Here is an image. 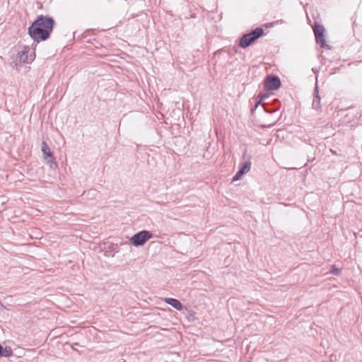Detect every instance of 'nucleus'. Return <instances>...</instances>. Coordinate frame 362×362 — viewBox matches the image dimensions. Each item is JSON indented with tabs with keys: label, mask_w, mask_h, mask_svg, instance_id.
Wrapping results in <instances>:
<instances>
[{
	"label": "nucleus",
	"mask_w": 362,
	"mask_h": 362,
	"mask_svg": "<svg viewBox=\"0 0 362 362\" xmlns=\"http://www.w3.org/2000/svg\"><path fill=\"white\" fill-rule=\"evenodd\" d=\"M4 308V306L2 304V303L0 301V310H2Z\"/></svg>",
	"instance_id": "nucleus-17"
},
{
	"label": "nucleus",
	"mask_w": 362,
	"mask_h": 362,
	"mask_svg": "<svg viewBox=\"0 0 362 362\" xmlns=\"http://www.w3.org/2000/svg\"><path fill=\"white\" fill-rule=\"evenodd\" d=\"M41 149L43 153V158L47 160V163L49 164V167L52 169H55L57 168V164L54 160V158L53 154L51 152L50 148L47 144L45 141H43L41 144Z\"/></svg>",
	"instance_id": "nucleus-7"
},
{
	"label": "nucleus",
	"mask_w": 362,
	"mask_h": 362,
	"mask_svg": "<svg viewBox=\"0 0 362 362\" xmlns=\"http://www.w3.org/2000/svg\"><path fill=\"white\" fill-rule=\"evenodd\" d=\"M330 151H331L333 154H335V155H337V154L336 151H333V150H332V149H330Z\"/></svg>",
	"instance_id": "nucleus-18"
},
{
	"label": "nucleus",
	"mask_w": 362,
	"mask_h": 362,
	"mask_svg": "<svg viewBox=\"0 0 362 362\" xmlns=\"http://www.w3.org/2000/svg\"><path fill=\"white\" fill-rule=\"evenodd\" d=\"M245 154H246L245 153L243 154V158H245Z\"/></svg>",
	"instance_id": "nucleus-20"
},
{
	"label": "nucleus",
	"mask_w": 362,
	"mask_h": 362,
	"mask_svg": "<svg viewBox=\"0 0 362 362\" xmlns=\"http://www.w3.org/2000/svg\"><path fill=\"white\" fill-rule=\"evenodd\" d=\"M55 25L54 18L49 16L40 15L28 29L30 37L35 42L47 40Z\"/></svg>",
	"instance_id": "nucleus-1"
},
{
	"label": "nucleus",
	"mask_w": 362,
	"mask_h": 362,
	"mask_svg": "<svg viewBox=\"0 0 362 362\" xmlns=\"http://www.w3.org/2000/svg\"><path fill=\"white\" fill-rule=\"evenodd\" d=\"M313 32L317 44H319L322 48L330 49L331 47L328 45L325 41V29L324 26L319 24L317 22H315L313 26Z\"/></svg>",
	"instance_id": "nucleus-4"
},
{
	"label": "nucleus",
	"mask_w": 362,
	"mask_h": 362,
	"mask_svg": "<svg viewBox=\"0 0 362 362\" xmlns=\"http://www.w3.org/2000/svg\"><path fill=\"white\" fill-rule=\"evenodd\" d=\"M262 106L264 109V111L268 113H274L278 110V107H270L267 103H263Z\"/></svg>",
	"instance_id": "nucleus-13"
},
{
	"label": "nucleus",
	"mask_w": 362,
	"mask_h": 362,
	"mask_svg": "<svg viewBox=\"0 0 362 362\" xmlns=\"http://www.w3.org/2000/svg\"><path fill=\"white\" fill-rule=\"evenodd\" d=\"M152 237L153 235L150 231L144 230L134 234L130 238V242L136 247L142 246Z\"/></svg>",
	"instance_id": "nucleus-5"
},
{
	"label": "nucleus",
	"mask_w": 362,
	"mask_h": 362,
	"mask_svg": "<svg viewBox=\"0 0 362 362\" xmlns=\"http://www.w3.org/2000/svg\"><path fill=\"white\" fill-rule=\"evenodd\" d=\"M269 97V95L267 93H259L257 96V98L259 99V100L257 102V104L255 107V108H256L261 103L263 100H264L265 98H267Z\"/></svg>",
	"instance_id": "nucleus-15"
},
{
	"label": "nucleus",
	"mask_w": 362,
	"mask_h": 362,
	"mask_svg": "<svg viewBox=\"0 0 362 362\" xmlns=\"http://www.w3.org/2000/svg\"><path fill=\"white\" fill-rule=\"evenodd\" d=\"M281 85L280 78L275 75L270 74L266 76L264 81V86L267 90H278Z\"/></svg>",
	"instance_id": "nucleus-6"
},
{
	"label": "nucleus",
	"mask_w": 362,
	"mask_h": 362,
	"mask_svg": "<svg viewBox=\"0 0 362 362\" xmlns=\"http://www.w3.org/2000/svg\"><path fill=\"white\" fill-rule=\"evenodd\" d=\"M13 355V351L10 346L3 347L0 344V357H9Z\"/></svg>",
	"instance_id": "nucleus-11"
},
{
	"label": "nucleus",
	"mask_w": 362,
	"mask_h": 362,
	"mask_svg": "<svg viewBox=\"0 0 362 362\" xmlns=\"http://www.w3.org/2000/svg\"><path fill=\"white\" fill-rule=\"evenodd\" d=\"M165 302L177 310H182L183 309V305L180 300L175 298H165Z\"/></svg>",
	"instance_id": "nucleus-10"
},
{
	"label": "nucleus",
	"mask_w": 362,
	"mask_h": 362,
	"mask_svg": "<svg viewBox=\"0 0 362 362\" xmlns=\"http://www.w3.org/2000/svg\"><path fill=\"white\" fill-rule=\"evenodd\" d=\"M28 49L27 47H25L24 50L18 52L16 57V62H18V63H29L30 62L33 61V59H28Z\"/></svg>",
	"instance_id": "nucleus-9"
},
{
	"label": "nucleus",
	"mask_w": 362,
	"mask_h": 362,
	"mask_svg": "<svg viewBox=\"0 0 362 362\" xmlns=\"http://www.w3.org/2000/svg\"><path fill=\"white\" fill-rule=\"evenodd\" d=\"M329 272L333 275L339 276L341 274V269L335 265H331Z\"/></svg>",
	"instance_id": "nucleus-14"
},
{
	"label": "nucleus",
	"mask_w": 362,
	"mask_h": 362,
	"mask_svg": "<svg viewBox=\"0 0 362 362\" xmlns=\"http://www.w3.org/2000/svg\"><path fill=\"white\" fill-rule=\"evenodd\" d=\"M275 123H276V121H275V122H274L272 124L267 125V127H271V126H272V125H273L274 124H275Z\"/></svg>",
	"instance_id": "nucleus-19"
},
{
	"label": "nucleus",
	"mask_w": 362,
	"mask_h": 362,
	"mask_svg": "<svg viewBox=\"0 0 362 362\" xmlns=\"http://www.w3.org/2000/svg\"><path fill=\"white\" fill-rule=\"evenodd\" d=\"M252 163L250 159L240 164V170L245 175L248 173L251 168Z\"/></svg>",
	"instance_id": "nucleus-12"
},
{
	"label": "nucleus",
	"mask_w": 362,
	"mask_h": 362,
	"mask_svg": "<svg viewBox=\"0 0 362 362\" xmlns=\"http://www.w3.org/2000/svg\"><path fill=\"white\" fill-rule=\"evenodd\" d=\"M244 175V174L242 173V171H240V170L236 173V174L234 175V177H233V180L232 181L233 182H235V181H237V180H239Z\"/></svg>",
	"instance_id": "nucleus-16"
},
{
	"label": "nucleus",
	"mask_w": 362,
	"mask_h": 362,
	"mask_svg": "<svg viewBox=\"0 0 362 362\" xmlns=\"http://www.w3.org/2000/svg\"><path fill=\"white\" fill-rule=\"evenodd\" d=\"M320 100H321V98L319 95L318 87L316 85L315 90H314V93H313V108L315 109L316 110L321 111L322 105H321Z\"/></svg>",
	"instance_id": "nucleus-8"
},
{
	"label": "nucleus",
	"mask_w": 362,
	"mask_h": 362,
	"mask_svg": "<svg viewBox=\"0 0 362 362\" xmlns=\"http://www.w3.org/2000/svg\"><path fill=\"white\" fill-rule=\"evenodd\" d=\"M342 115V124L346 125L350 124L351 126L356 124L362 116L361 111L354 107H351L343 111Z\"/></svg>",
	"instance_id": "nucleus-3"
},
{
	"label": "nucleus",
	"mask_w": 362,
	"mask_h": 362,
	"mask_svg": "<svg viewBox=\"0 0 362 362\" xmlns=\"http://www.w3.org/2000/svg\"><path fill=\"white\" fill-rule=\"evenodd\" d=\"M191 17H192V18H194V17H195V15H194V14H193V15H192V16H191Z\"/></svg>",
	"instance_id": "nucleus-21"
},
{
	"label": "nucleus",
	"mask_w": 362,
	"mask_h": 362,
	"mask_svg": "<svg viewBox=\"0 0 362 362\" xmlns=\"http://www.w3.org/2000/svg\"><path fill=\"white\" fill-rule=\"evenodd\" d=\"M264 35V30L258 27L249 33L244 34L240 39L239 45L242 48H247L253 44L259 37Z\"/></svg>",
	"instance_id": "nucleus-2"
}]
</instances>
